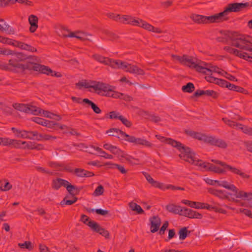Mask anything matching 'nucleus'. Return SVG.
<instances>
[{
	"label": "nucleus",
	"mask_w": 252,
	"mask_h": 252,
	"mask_svg": "<svg viewBox=\"0 0 252 252\" xmlns=\"http://www.w3.org/2000/svg\"><path fill=\"white\" fill-rule=\"evenodd\" d=\"M133 18L134 17L129 15H120L119 22L124 24H129L132 25Z\"/></svg>",
	"instance_id": "obj_30"
},
{
	"label": "nucleus",
	"mask_w": 252,
	"mask_h": 252,
	"mask_svg": "<svg viewBox=\"0 0 252 252\" xmlns=\"http://www.w3.org/2000/svg\"><path fill=\"white\" fill-rule=\"evenodd\" d=\"M0 31L2 32H6L9 34H13L15 33L14 29L7 24L2 19L0 20Z\"/></svg>",
	"instance_id": "obj_21"
},
{
	"label": "nucleus",
	"mask_w": 252,
	"mask_h": 252,
	"mask_svg": "<svg viewBox=\"0 0 252 252\" xmlns=\"http://www.w3.org/2000/svg\"><path fill=\"white\" fill-rule=\"evenodd\" d=\"M214 137L211 135H207L205 133H203L201 139L200 141H202L205 143L210 144L212 145Z\"/></svg>",
	"instance_id": "obj_46"
},
{
	"label": "nucleus",
	"mask_w": 252,
	"mask_h": 252,
	"mask_svg": "<svg viewBox=\"0 0 252 252\" xmlns=\"http://www.w3.org/2000/svg\"><path fill=\"white\" fill-rule=\"evenodd\" d=\"M122 115H120V113L116 111H111L109 113V118L111 119H119Z\"/></svg>",
	"instance_id": "obj_63"
},
{
	"label": "nucleus",
	"mask_w": 252,
	"mask_h": 252,
	"mask_svg": "<svg viewBox=\"0 0 252 252\" xmlns=\"http://www.w3.org/2000/svg\"><path fill=\"white\" fill-rule=\"evenodd\" d=\"M212 145L217 146L222 149H225L227 147V144L224 140L217 138L215 137L214 138Z\"/></svg>",
	"instance_id": "obj_29"
},
{
	"label": "nucleus",
	"mask_w": 252,
	"mask_h": 252,
	"mask_svg": "<svg viewBox=\"0 0 252 252\" xmlns=\"http://www.w3.org/2000/svg\"><path fill=\"white\" fill-rule=\"evenodd\" d=\"M223 49L228 53L234 55L246 61H248V59H252V57L248 56L247 53L243 52L242 51H239L230 46H225Z\"/></svg>",
	"instance_id": "obj_8"
},
{
	"label": "nucleus",
	"mask_w": 252,
	"mask_h": 252,
	"mask_svg": "<svg viewBox=\"0 0 252 252\" xmlns=\"http://www.w3.org/2000/svg\"><path fill=\"white\" fill-rule=\"evenodd\" d=\"M13 55H15L14 58L18 63L20 62L24 61L29 58L27 56V55L21 52L14 53L13 52Z\"/></svg>",
	"instance_id": "obj_43"
},
{
	"label": "nucleus",
	"mask_w": 252,
	"mask_h": 252,
	"mask_svg": "<svg viewBox=\"0 0 252 252\" xmlns=\"http://www.w3.org/2000/svg\"><path fill=\"white\" fill-rule=\"evenodd\" d=\"M180 215H182L190 219H201L203 217L202 215L200 213L186 208H182V211L180 213Z\"/></svg>",
	"instance_id": "obj_9"
},
{
	"label": "nucleus",
	"mask_w": 252,
	"mask_h": 252,
	"mask_svg": "<svg viewBox=\"0 0 252 252\" xmlns=\"http://www.w3.org/2000/svg\"><path fill=\"white\" fill-rule=\"evenodd\" d=\"M234 196L237 198H240L242 200L251 201L252 200V192H246L242 190H239L236 188V190L234 191Z\"/></svg>",
	"instance_id": "obj_13"
},
{
	"label": "nucleus",
	"mask_w": 252,
	"mask_h": 252,
	"mask_svg": "<svg viewBox=\"0 0 252 252\" xmlns=\"http://www.w3.org/2000/svg\"><path fill=\"white\" fill-rule=\"evenodd\" d=\"M28 112H27L26 113L32 114L35 115L41 114L42 112L41 108L30 104L28 105Z\"/></svg>",
	"instance_id": "obj_35"
},
{
	"label": "nucleus",
	"mask_w": 252,
	"mask_h": 252,
	"mask_svg": "<svg viewBox=\"0 0 252 252\" xmlns=\"http://www.w3.org/2000/svg\"><path fill=\"white\" fill-rule=\"evenodd\" d=\"M12 185L7 179H4L0 180V190L1 191H7L12 189Z\"/></svg>",
	"instance_id": "obj_25"
},
{
	"label": "nucleus",
	"mask_w": 252,
	"mask_h": 252,
	"mask_svg": "<svg viewBox=\"0 0 252 252\" xmlns=\"http://www.w3.org/2000/svg\"><path fill=\"white\" fill-rule=\"evenodd\" d=\"M18 246L22 249H27L32 250L33 249L32 243L30 241H25L23 243H19Z\"/></svg>",
	"instance_id": "obj_54"
},
{
	"label": "nucleus",
	"mask_w": 252,
	"mask_h": 252,
	"mask_svg": "<svg viewBox=\"0 0 252 252\" xmlns=\"http://www.w3.org/2000/svg\"><path fill=\"white\" fill-rule=\"evenodd\" d=\"M11 130L18 137L23 138H31V137L28 136V131L20 130L16 129L15 127H12Z\"/></svg>",
	"instance_id": "obj_31"
},
{
	"label": "nucleus",
	"mask_w": 252,
	"mask_h": 252,
	"mask_svg": "<svg viewBox=\"0 0 252 252\" xmlns=\"http://www.w3.org/2000/svg\"><path fill=\"white\" fill-rule=\"evenodd\" d=\"M9 67L12 69V68H17L22 70H24L25 64L20 63H18L14 58L10 59L8 61Z\"/></svg>",
	"instance_id": "obj_28"
},
{
	"label": "nucleus",
	"mask_w": 252,
	"mask_h": 252,
	"mask_svg": "<svg viewBox=\"0 0 252 252\" xmlns=\"http://www.w3.org/2000/svg\"><path fill=\"white\" fill-rule=\"evenodd\" d=\"M150 230L153 233L158 231L161 224V219L158 216H153L150 218Z\"/></svg>",
	"instance_id": "obj_12"
},
{
	"label": "nucleus",
	"mask_w": 252,
	"mask_h": 252,
	"mask_svg": "<svg viewBox=\"0 0 252 252\" xmlns=\"http://www.w3.org/2000/svg\"><path fill=\"white\" fill-rule=\"evenodd\" d=\"M129 207L132 211H136L138 214H141L144 212L140 206L136 203L133 202H129Z\"/></svg>",
	"instance_id": "obj_37"
},
{
	"label": "nucleus",
	"mask_w": 252,
	"mask_h": 252,
	"mask_svg": "<svg viewBox=\"0 0 252 252\" xmlns=\"http://www.w3.org/2000/svg\"><path fill=\"white\" fill-rule=\"evenodd\" d=\"M67 181L60 178L53 179L51 182L52 188L56 190H59L62 187H65Z\"/></svg>",
	"instance_id": "obj_14"
},
{
	"label": "nucleus",
	"mask_w": 252,
	"mask_h": 252,
	"mask_svg": "<svg viewBox=\"0 0 252 252\" xmlns=\"http://www.w3.org/2000/svg\"><path fill=\"white\" fill-rule=\"evenodd\" d=\"M192 68L195 69L197 71L202 73L203 74L210 75V70L209 67H204L203 66L193 65Z\"/></svg>",
	"instance_id": "obj_41"
},
{
	"label": "nucleus",
	"mask_w": 252,
	"mask_h": 252,
	"mask_svg": "<svg viewBox=\"0 0 252 252\" xmlns=\"http://www.w3.org/2000/svg\"><path fill=\"white\" fill-rule=\"evenodd\" d=\"M122 158H125L126 161H127L130 164H135L133 161H138V159L136 158H134L132 157L129 156L127 154H126L124 153V157H122Z\"/></svg>",
	"instance_id": "obj_58"
},
{
	"label": "nucleus",
	"mask_w": 252,
	"mask_h": 252,
	"mask_svg": "<svg viewBox=\"0 0 252 252\" xmlns=\"http://www.w3.org/2000/svg\"><path fill=\"white\" fill-rule=\"evenodd\" d=\"M208 191L210 194L214 195L221 199H229L230 193H227L225 190L217 189L212 188H208Z\"/></svg>",
	"instance_id": "obj_10"
},
{
	"label": "nucleus",
	"mask_w": 252,
	"mask_h": 252,
	"mask_svg": "<svg viewBox=\"0 0 252 252\" xmlns=\"http://www.w3.org/2000/svg\"><path fill=\"white\" fill-rule=\"evenodd\" d=\"M15 41V40L10 39L7 37H2L0 35V42H1L3 44H6L14 46Z\"/></svg>",
	"instance_id": "obj_51"
},
{
	"label": "nucleus",
	"mask_w": 252,
	"mask_h": 252,
	"mask_svg": "<svg viewBox=\"0 0 252 252\" xmlns=\"http://www.w3.org/2000/svg\"><path fill=\"white\" fill-rule=\"evenodd\" d=\"M220 186L226 189L232 191L233 192L236 190V186L233 184H229L226 181H221V184L220 185Z\"/></svg>",
	"instance_id": "obj_40"
},
{
	"label": "nucleus",
	"mask_w": 252,
	"mask_h": 252,
	"mask_svg": "<svg viewBox=\"0 0 252 252\" xmlns=\"http://www.w3.org/2000/svg\"><path fill=\"white\" fill-rule=\"evenodd\" d=\"M66 31L68 33L67 34H63V36L65 37H75L82 41L86 40L93 41L92 39L91 38V37H92V35L90 33L81 31H77L73 32L66 30Z\"/></svg>",
	"instance_id": "obj_6"
},
{
	"label": "nucleus",
	"mask_w": 252,
	"mask_h": 252,
	"mask_svg": "<svg viewBox=\"0 0 252 252\" xmlns=\"http://www.w3.org/2000/svg\"><path fill=\"white\" fill-rule=\"evenodd\" d=\"M27 148L31 150H37L38 151L44 149V146L41 144H37L34 142H28Z\"/></svg>",
	"instance_id": "obj_34"
},
{
	"label": "nucleus",
	"mask_w": 252,
	"mask_h": 252,
	"mask_svg": "<svg viewBox=\"0 0 252 252\" xmlns=\"http://www.w3.org/2000/svg\"><path fill=\"white\" fill-rule=\"evenodd\" d=\"M240 129L242 130L246 134L252 135V128L249 127L247 126H244L242 125V127L240 128Z\"/></svg>",
	"instance_id": "obj_64"
},
{
	"label": "nucleus",
	"mask_w": 252,
	"mask_h": 252,
	"mask_svg": "<svg viewBox=\"0 0 252 252\" xmlns=\"http://www.w3.org/2000/svg\"><path fill=\"white\" fill-rule=\"evenodd\" d=\"M104 33L106 35H107L108 38L111 40L116 41V40H117L119 38V37L118 35L116 34L115 33H114L108 31H105L104 32Z\"/></svg>",
	"instance_id": "obj_52"
},
{
	"label": "nucleus",
	"mask_w": 252,
	"mask_h": 252,
	"mask_svg": "<svg viewBox=\"0 0 252 252\" xmlns=\"http://www.w3.org/2000/svg\"><path fill=\"white\" fill-rule=\"evenodd\" d=\"M147 181L153 187L160 189H163L164 184L162 183L155 181L150 175L146 172H143Z\"/></svg>",
	"instance_id": "obj_19"
},
{
	"label": "nucleus",
	"mask_w": 252,
	"mask_h": 252,
	"mask_svg": "<svg viewBox=\"0 0 252 252\" xmlns=\"http://www.w3.org/2000/svg\"><path fill=\"white\" fill-rule=\"evenodd\" d=\"M227 88L230 90L240 93H243L245 91V89L243 88L231 84L229 82H228V86H227Z\"/></svg>",
	"instance_id": "obj_47"
},
{
	"label": "nucleus",
	"mask_w": 252,
	"mask_h": 252,
	"mask_svg": "<svg viewBox=\"0 0 252 252\" xmlns=\"http://www.w3.org/2000/svg\"><path fill=\"white\" fill-rule=\"evenodd\" d=\"M113 131H116L117 133L120 132L122 139L128 142L132 143L137 145L145 146L148 147H151L152 146V144L149 141L144 139L136 138L133 136L129 135L118 128H112L108 132H111Z\"/></svg>",
	"instance_id": "obj_4"
},
{
	"label": "nucleus",
	"mask_w": 252,
	"mask_h": 252,
	"mask_svg": "<svg viewBox=\"0 0 252 252\" xmlns=\"http://www.w3.org/2000/svg\"><path fill=\"white\" fill-rule=\"evenodd\" d=\"M144 20L140 18H136L134 17L132 25L138 26L141 28L142 25L143 24Z\"/></svg>",
	"instance_id": "obj_59"
},
{
	"label": "nucleus",
	"mask_w": 252,
	"mask_h": 252,
	"mask_svg": "<svg viewBox=\"0 0 252 252\" xmlns=\"http://www.w3.org/2000/svg\"><path fill=\"white\" fill-rule=\"evenodd\" d=\"M86 170L81 168H75L74 169V173L79 177H85Z\"/></svg>",
	"instance_id": "obj_56"
},
{
	"label": "nucleus",
	"mask_w": 252,
	"mask_h": 252,
	"mask_svg": "<svg viewBox=\"0 0 252 252\" xmlns=\"http://www.w3.org/2000/svg\"><path fill=\"white\" fill-rule=\"evenodd\" d=\"M190 18L195 23L198 24H205V16L192 14L190 16Z\"/></svg>",
	"instance_id": "obj_38"
},
{
	"label": "nucleus",
	"mask_w": 252,
	"mask_h": 252,
	"mask_svg": "<svg viewBox=\"0 0 252 252\" xmlns=\"http://www.w3.org/2000/svg\"><path fill=\"white\" fill-rule=\"evenodd\" d=\"M0 54L3 55H12L13 51L4 48L0 47Z\"/></svg>",
	"instance_id": "obj_62"
},
{
	"label": "nucleus",
	"mask_w": 252,
	"mask_h": 252,
	"mask_svg": "<svg viewBox=\"0 0 252 252\" xmlns=\"http://www.w3.org/2000/svg\"><path fill=\"white\" fill-rule=\"evenodd\" d=\"M89 227L94 231L99 233L106 238L109 237V233L108 231L101 227L96 222H91L89 223Z\"/></svg>",
	"instance_id": "obj_11"
},
{
	"label": "nucleus",
	"mask_w": 252,
	"mask_h": 252,
	"mask_svg": "<svg viewBox=\"0 0 252 252\" xmlns=\"http://www.w3.org/2000/svg\"><path fill=\"white\" fill-rule=\"evenodd\" d=\"M80 221L83 222L84 224H86L88 226H89V223L91 222H95L94 220H89V218L85 215H82L81 217Z\"/></svg>",
	"instance_id": "obj_61"
},
{
	"label": "nucleus",
	"mask_w": 252,
	"mask_h": 252,
	"mask_svg": "<svg viewBox=\"0 0 252 252\" xmlns=\"http://www.w3.org/2000/svg\"><path fill=\"white\" fill-rule=\"evenodd\" d=\"M28 104L15 103L13 104L12 106L17 110L26 113L28 112Z\"/></svg>",
	"instance_id": "obj_36"
},
{
	"label": "nucleus",
	"mask_w": 252,
	"mask_h": 252,
	"mask_svg": "<svg viewBox=\"0 0 252 252\" xmlns=\"http://www.w3.org/2000/svg\"><path fill=\"white\" fill-rule=\"evenodd\" d=\"M7 146H13L14 147L16 148H22V146H21V141L11 139L7 138L6 141Z\"/></svg>",
	"instance_id": "obj_39"
},
{
	"label": "nucleus",
	"mask_w": 252,
	"mask_h": 252,
	"mask_svg": "<svg viewBox=\"0 0 252 252\" xmlns=\"http://www.w3.org/2000/svg\"><path fill=\"white\" fill-rule=\"evenodd\" d=\"M67 196H66L63 199L61 202L60 204L62 206L71 205L76 202L78 199L77 197L74 196L73 200H67Z\"/></svg>",
	"instance_id": "obj_49"
},
{
	"label": "nucleus",
	"mask_w": 252,
	"mask_h": 252,
	"mask_svg": "<svg viewBox=\"0 0 252 252\" xmlns=\"http://www.w3.org/2000/svg\"><path fill=\"white\" fill-rule=\"evenodd\" d=\"M29 22L31 25L30 31L33 33L35 32L38 28V18L34 15H31L29 17Z\"/></svg>",
	"instance_id": "obj_20"
},
{
	"label": "nucleus",
	"mask_w": 252,
	"mask_h": 252,
	"mask_svg": "<svg viewBox=\"0 0 252 252\" xmlns=\"http://www.w3.org/2000/svg\"><path fill=\"white\" fill-rule=\"evenodd\" d=\"M104 190L103 187L102 185H99L95 189L93 195L95 196L102 195L104 192Z\"/></svg>",
	"instance_id": "obj_57"
},
{
	"label": "nucleus",
	"mask_w": 252,
	"mask_h": 252,
	"mask_svg": "<svg viewBox=\"0 0 252 252\" xmlns=\"http://www.w3.org/2000/svg\"><path fill=\"white\" fill-rule=\"evenodd\" d=\"M206 95L212 96L214 98H216L218 96V94L217 92L213 90H197L194 94L193 95L195 97H199L202 95Z\"/></svg>",
	"instance_id": "obj_15"
},
{
	"label": "nucleus",
	"mask_w": 252,
	"mask_h": 252,
	"mask_svg": "<svg viewBox=\"0 0 252 252\" xmlns=\"http://www.w3.org/2000/svg\"><path fill=\"white\" fill-rule=\"evenodd\" d=\"M35 169L38 172H40L43 174H48L52 175H53V172L50 171L49 170L44 168L43 167L36 166L35 167Z\"/></svg>",
	"instance_id": "obj_55"
},
{
	"label": "nucleus",
	"mask_w": 252,
	"mask_h": 252,
	"mask_svg": "<svg viewBox=\"0 0 252 252\" xmlns=\"http://www.w3.org/2000/svg\"><path fill=\"white\" fill-rule=\"evenodd\" d=\"M36 139L37 140H55L56 139V136H51L48 134H39L38 137H36Z\"/></svg>",
	"instance_id": "obj_50"
},
{
	"label": "nucleus",
	"mask_w": 252,
	"mask_h": 252,
	"mask_svg": "<svg viewBox=\"0 0 252 252\" xmlns=\"http://www.w3.org/2000/svg\"><path fill=\"white\" fill-rule=\"evenodd\" d=\"M14 46L19 48L22 50L31 51L32 52H36V49L30 45L26 44L24 42L15 40Z\"/></svg>",
	"instance_id": "obj_18"
},
{
	"label": "nucleus",
	"mask_w": 252,
	"mask_h": 252,
	"mask_svg": "<svg viewBox=\"0 0 252 252\" xmlns=\"http://www.w3.org/2000/svg\"><path fill=\"white\" fill-rule=\"evenodd\" d=\"M16 2L24 4L27 6H32L33 5L32 2L28 0H11L12 5L15 4Z\"/></svg>",
	"instance_id": "obj_53"
},
{
	"label": "nucleus",
	"mask_w": 252,
	"mask_h": 252,
	"mask_svg": "<svg viewBox=\"0 0 252 252\" xmlns=\"http://www.w3.org/2000/svg\"><path fill=\"white\" fill-rule=\"evenodd\" d=\"M68 192V193L72 195H74L77 194L80 192L81 189L78 188L77 187L72 185L69 182L67 181V183L65 187Z\"/></svg>",
	"instance_id": "obj_26"
},
{
	"label": "nucleus",
	"mask_w": 252,
	"mask_h": 252,
	"mask_svg": "<svg viewBox=\"0 0 252 252\" xmlns=\"http://www.w3.org/2000/svg\"><path fill=\"white\" fill-rule=\"evenodd\" d=\"M126 71L130 73L135 74L139 75H143L145 74V71L142 69L138 67L137 66L132 65L127 63Z\"/></svg>",
	"instance_id": "obj_16"
},
{
	"label": "nucleus",
	"mask_w": 252,
	"mask_h": 252,
	"mask_svg": "<svg viewBox=\"0 0 252 252\" xmlns=\"http://www.w3.org/2000/svg\"><path fill=\"white\" fill-rule=\"evenodd\" d=\"M114 87L108 84L103 82H98L97 84V88L96 91H103L104 94V95L107 97H112L113 96V90Z\"/></svg>",
	"instance_id": "obj_7"
},
{
	"label": "nucleus",
	"mask_w": 252,
	"mask_h": 252,
	"mask_svg": "<svg viewBox=\"0 0 252 252\" xmlns=\"http://www.w3.org/2000/svg\"><path fill=\"white\" fill-rule=\"evenodd\" d=\"M83 103L88 104L90 106L94 112L96 114H100L101 112L100 109L93 101H91L88 98H84L82 100Z\"/></svg>",
	"instance_id": "obj_27"
},
{
	"label": "nucleus",
	"mask_w": 252,
	"mask_h": 252,
	"mask_svg": "<svg viewBox=\"0 0 252 252\" xmlns=\"http://www.w3.org/2000/svg\"><path fill=\"white\" fill-rule=\"evenodd\" d=\"M222 120L224 122V123L228 125L229 126L232 128H236L237 129H240L242 127V124H238L230 119H228L226 118H223Z\"/></svg>",
	"instance_id": "obj_33"
},
{
	"label": "nucleus",
	"mask_w": 252,
	"mask_h": 252,
	"mask_svg": "<svg viewBox=\"0 0 252 252\" xmlns=\"http://www.w3.org/2000/svg\"><path fill=\"white\" fill-rule=\"evenodd\" d=\"M231 45L241 50L252 52V37L239 35L232 39Z\"/></svg>",
	"instance_id": "obj_3"
},
{
	"label": "nucleus",
	"mask_w": 252,
	"mask_h": 252,
	"mask_svg": "<svg viewBox=\"0 0 252 252\" xmlns=\"http://www.w3.org/2000/svg\"><path fill=\"white\" fill-rule=\"evenodd\" d=\"M120 120L127 127H130L132 125L131 122L122 115L120 117Z\"/></svg>",
	"instance_id": "obj_60"
},
{
	"label": "nucleus",
	"mask_w": 252,
	"mask_h": 252,
	"mask_svg": "<svg viewBox=\"0 0 252 252\" xmlns=\"http://www.w3.org/2000/svg\"><path fill=\"white\" fill-rule=\"evenodd\" d=\"M186 132L188 135L199 141L201 139V137L203 134L202 133L195 132L192 130H188L186 131Z\"/></svg>",
	"instance_id": "obj_45"
},
{
	"label": "nucleus",
	"mask_w": 252,
	"mask_h": 252,
	"mask_svg": "<svg viewBox=\"0 0 252 252\" xmlns=\"http://www.w3.org/2000/svg\"><path fill=\"white\" fill-rule=\"evenodd\" d=\"M26 69L33 70L46 75L52 72V70L47 66L30 62L25 64L24 70Z\"/></svg>",
	"instance_id": "obj_5"
},
{
	"label": "nucleus",
	"mask_w": 252,
	"mask_h": 252,
	"mask_svg": "<svg viewBox=\"0 0 252 252\" xmlns=\"http://www.w3.org/2000/svg\"><path fill=\"white\" fill-rule=\"evenodd\" d=\"M161 140L179 150L181 152V154L179 155L180 158L191 164L202 167L208 171L219 174H224L226 172L225 169H227L232 174L239 176L244 180H249L251 178V176L244 172L242 169L229 165L225 162L216 159L211 160L213 162L219 164L224 168V169H222L213 164L206 163L201 160L197 159L195 157L194 153L191 152L190 149L184 146L180 142L164 137H162Z\"/></svg>",
	"instance_id": "obj_1"
},
{
	"label": "nucleus",
	"mask_w": 252,
	"mask_h": 252,
	"mask_svg": "<svg viewBox=\"0 0 252 252\" xmlns=\"http://www.w3.org/2000/svg\"><path fill=\"white\" fill-rule=\"evenodd\" d=\"M251 7H252V2L251 3L249 2L230 3L221 12L210 16H205V24L219 23L226 21L228 19L227 15L229 12H237Z\"/></svg>",
	"instance_id": "obj_2"
},
{
	"label": "nucleus",
	"mask_w": 252,
	"mask_h": 252,
	"mask_svg": "<svg viewBox=\"0 0 252 252\" xmlns=\"http://www.w3.org/2000/svg\"><path fill=\"white\" fill-rule=\"evenodd\" d=\"M195 87L193 83L189 82L187 85L182 86V90L186 93H192L194 90Z\"/></svg>",
	"instance_id": "obj_44"
},
{
	"label": "nucleus",
	"mask_w": 252,
	"mask_h": 252,
	"mask_svg": "<svg viewBox=\"0 0 252 252\" xmlns=\"http://www.w3.org/2000/svg\"><path fill=\"white\" fill-rule=\"evenodd\" d=\"M92 57L95 61L99 63H102L105 65H108V64H109L110 58L103 57L99 54H94L92 56Z\"/></svg>",
	"instance_id": "obj_32"
},
{
	"label": "nucleus",
	"mask_w": 252,
	"mask_h": 252,
	"mask_svg": "<svg viewBox=\"0 0 252 252\" xmlns=\"http://www.w3.org/2000/svg\"><path fill=\"white\" fill-rule=\"evenodd\" d=\"M190 231H189L187 228L184 227L182 228L179 231V239L180 240H185L188 236V234L189 233Z\"/></svg>",
	"instance_id": "obj_48"
},
{
	"label": "nucleus",
	"mask_w": 252,
	"mask_h": 252,
	"mask_svg": "<svg viewBox=\"0 0 252 252\" xmlns=\"http://www.w3.org/2000/svg\"><path fill=\"white\" fill-rule=\"evenodd\" d=\"M106 165H110L111 166L110 168H117L122 174H126L127 173V170L123 165L118 164L111 163L110 162L106 163Z\"/></svg>",
	"instance_id": "obj_42"
},
{
	"label": "nucleus",
	"mask_w": 252,
	"mask_h": 252,
	"mask_svg": "<svg viewBox=\"0 0 252 252\" xmlns=\"http://www.w3.org/2000/svg\"><path fill=\"white\" fill-rule=\"evenodd\" d=\"M166 210L171 213L175 214H179L182 211V207L179 206H177L174 204H169L166 206Z\"/></svg>",
	"instance_id": "obj_24"
},
{
	"label": "nucleus",
	"mask_w": 252,
	"mask_h": 252,
	"mask_svg": "<svg viewBox=\"0 0 252 252\" xmlns=\"http://www.w3.org/2000/svg\"><path fill=\"white\" fill-rule=\"evenodd\" d=\"M108 65H110L113 68L125 69L126 68L127 63L121 60H114L110 59Z\"/></svg>",
	"instance_id": "obj_17"
},
{
	"label": "nucleus",
	"mask_w": 252,
	"mask_h": 252,
	"mask_svg": "<svg viewBox=\"0 0 252 252\" xmlns=\"http://www.w3.org/2000/svg\"><path fill=\"white\" fill-rule=\"evenodd\" d=\"M195 58L191 56H189L187 55H183V62L182 64L189 66L190 68H192L194 65Z\"/></svg>",
	"instance_id": "obj_23"
},
{
	"label": "nucleus",
	"mask_w": 252,
	"mask_h": 252,
	"mask_svg": "<svg viewBox=\"0 0 252 252\" xmlns=\"http://www.w3.org/2000/svg\"><path fill=\"white\" fill-rule=\"evenodd\" d=\"M98 82L93 81L91 82V84L87 82H79L76 83L75 85L79 89L84 87L85 88H93L95 91H96L97 88V84Z\"/></svg>",
	"instance_id": "obj_22"
}]
</instances>
